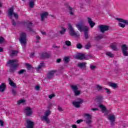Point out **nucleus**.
<instances>
[{"label":"nucleus","mask_w":128,"mask_h":128,"mask_svg":"<svg viewBox=\"0 0 128 128\" xmlns=\"http://www.w3.org/2000/svg\"><path fill=\"white\" fill-rule=\"evenodd\" d=\"M69 10H70V14L71 16H73L74 14V12H72V7L69 6L68 7Z\"/></svg>","instance_id":"nucleus-41"},{"label":"nucleus","mask_w":128,"mask_h":128,"mask_svg":"<svg viewBox=\"0 0 128 128\" xmlns=\"http://www.w3.org/2000/svg\"><path fill=\"white\" fill-rule=\"evenodd\" d=\"M76 58L77 60H84V58H86V57L84 54H78L76 56Z\"/></svg>","instance_id":"nucleus-19"},{"label":"nucleus","mask_w":128,"mask_h":128,"mask_svg":"<svg viewBox=\"0 0 128 128\" xmlns=\"http://www.w3.org/2000/svg\"><path fill=\"white\" fill-rule=\"evenodd\" d=\"M48 15V12H44L41 14V20H44V18Z\"/></svg>","instance_id":"nucleus-22"},{"label":"nucleus","mask_w":128,"mask_h":128,"mask_svg":"<svg viewBox=\"0 0 128 128\" xmlns=\"http://www.w3.org/2000/svg\"><path fill=\"white\" fill-rule=\"evenodd\" d=\"M24 112L26 114L27 116H30L32 114V108L27 106L24 108Z\"/></svg>","instance_id":"nucleus-12"},{"label":"nucleus","mask_w":128,"mask_h":128,"mask_svg":"<svg viewBox=\"0 0 128 128\" xmlns=\"http://www.w3.org/2000/svg\"><path fill=\"white\" fill-rule=\"evenodd\" d=\"M78 68H80L82 70H86V62H84L78 63Z\"/></svg>","instance_id":"nucleus-20"},{"label":"nucleus","mask_w":128,"mask_h":128,"mask_svg":"<svg viewBox=\"0 0 128 128\" xmlns=\"http://www.w3.org/2000/svg\"><path fill=\"white\" fill-rule=\"evenodd\" d=\"M71 88L72 89V90H73L74 92V96H80V91L78 90V86L76 85H72Z\"/></svg>","instance_id":"nucleus-9"},{"label":"nucleus","mask_w":128,"mask_h":128,"mask_svg":"<svg viewBox=\"0 0 128 128\" xmlns=\"http://www.w3.org/2000/svg\"><path fill=\"white\" fill-rule=\"evenodd\" d=\"M54 97V94H52L48 96L49 98H52Z\"/></svg>","instance_id":"nucleus-49"},{"label":"nucleus","mask_w":128,"mask_h":128,"mask_svg":"<svg viewBox=\"0 0 128 128\" xmlns=\"http://www.w3.org/2000/svg\"><path fill=\"white\" fill-rule=\"evenodd\" d=\"M84 34L85 38L86 40H88V31H84Z\"/></svg>","instance_id":"nucleus-37"},{"label":"nucleus","mask_w":128,"mask_h":128,"mask_svg":"<svg viewBox=\"0 0 128 128\" xmlns=\"http://www.w3.org/2000/svg\"><path fill=\"white\" fill-rule=\"evenodd\" d=\"M90 68L91 70H94V68H96V66H94V65H90Z\"/></svg>","instance_id":"nucleus-47"},{"label":"nucleus","mask_w":128,"mask_h":128,"mask_svg":"<svg viewBox=\"0 0 128 128\" xmlns=\"http://www.w3.org/2000/svg\"><path fill=\"white\" fill-rule=\"evenodd\" d=\"M27 124V128H34V124L33 122L31 121L30 120H28L26 121Z\"/></svg>","instance_id":"nucleus-16"},{"label":"nucleus","mask_w":128,"mask_h":128,"mask_svg":"<svg viewBox=\"0 0 128 128\" xmlns=\"http://www.w3.org/2000/svg\"><path fill=\"white\" fill-rule=\"evenodd\" d=\"M24 24H26V26H27L30 32H35L34 30V29H32V22L28 20H27L24 22Z\"/></svg>","instance_id":"nucleus-11"},{"label":"nucleus","mask_w":128,"mask_h":128,"mask_svg":"<svg viewBox=\"0 0 128 128\" xmlns=\"http://www.w3.org/2000/svg\"><path fill=\"white\" fill-rule=\"evenodd\" d=\"M72 128H78V126H76V124H72Z\"/></svg>","instance_id":"nucleus-55"},{"label":"nucleus","mask_w":128,"mask_h":128,"mask_svg":"<svg viewBox=\"0 0 128 128\" xmlns=\"http://www.w3.org/2000/svg\"><path fill=\"white\" fill-rule=\"evenodd\" d=\"M41 33L43 35H44V34H46V33L45 32H42V31H41Z\"/></svg>","instance_id":"nucleus-62"},{"label":"nucleus","mask_w":128,"mask_h":128,"mask_svg":"<svg viewBox=\"0 0 128 128\" xmlns=\"http://www.w3.org/2000/svg\"><path fill=\"white\" fill-rule=\"evenodd\" d=\"M69 60H70V58L64 57V62H66V64H68V62H69Z\"/></svg>","instance_id":"nucleus-44"},{"label":"nucleus","mask_w":128,"mask_h":128,"mask_svg":"<svg viewBox=\"0 0 128 128\" xmlns=\"http://www.w3.org/2000/svg\"><path fill=\"white\" fill-rule=\"evenodd\" d=\"M115 118L114 115L110 114L108 116V120H109L110 122H114Z\"/></svg>","instance_id":"nucleus-29"},{"label":"nucleus","mask_w":128,"mask_h":128,"mask_svg":"<svg viewBox=\"0 0 128 128\" xmlns=\"http://www.w3.org/2000/svg\"><path fill=\"white\" fill-rule=\"evenodd\" d=\"M19 42H20V43L23 48L26 47V44L28 42V39H26V32H22L20 34Z\"/></svg>","instance_id":"nucleus-3"},{"label":"nucleus","mask_w":128,"mask_h":128,"mask_svg":"<svg viewBox=\"0 0 128 128\" xmlns=\"http://www.w3.org/2000/svg\"><path fill=\"white\" fill-rule=\"evenodd\" d=\"M110 125L112 126H114V122H110Z\"/></svg>","instance_id":"nucleus-59"},{"label":"nucleus","mask_w":128,"mask_h":128,"mask_svg":"<svg viewBox=\"0 0 128 128\" xmlns=\"http://www.w3.org/2000/svg\"><path fill=\"white\" fill-rule=\"evenodd\" d=\"M12 94H14V96H16V90L12 89Z\"/></svg>","instance_id":"nucleus-48"},{"label":"nucleus","mask_w":128,"mask_h":128,"mask_svg":"<svg viewBox=\"0 0 128 128\" xmlns=\"http://www.w3.org/2000/svg\"><path fill=\"white\" fill-rule=\"evenodd\" d=\"M116 46L117 45L116 44V43H112L110 44V46L113 50H118V48H116Z\"/></svg>","instance_id":"nucleus-26"},{"label":"nucleus","mask_w":128,"mask_h":128,"mask_svg":"<svg viewBox=\"0 0 128 128\" xmlns=\"http://www.w3.org/2000/svg\"><path fill=\"white\" fill-rule=\"evenodd\" d=\"M116 20L119 22L118 24V26L120 28H126V26H128V20L120 18H116Z\"/></svg>","instance_id":"nucleus-6"},{"label":"nucleus","mask_w":128,"mask_h":128,"mask_svg":"<svg viewBox=\"0 0 128 128\" xmlns=\"http://www.w3.org/2000/svg\"><path fill=\"white\" fill-rule=\"evenodd\" d=\"M36 40H40V37L38 35L36 36Z\"/></svg>","instance_id":"nucleus-57"},{"label":"nucleus","mask_w":128,"mask_h":128,"mask_svg":"<svg viewBox=\"0 0 128 128\" xmlns=\"http://www.w3.org/2000/svg\"><path fill=\"white\" fill-rule=\"evenodd\" d=\"M58 110L60 111V112H63V110H62V107H60V106H58Z\"/></svg>","instance_id":"nucleus-50"},{"label":"nucleus","mask_w":128,"mask_h":128,"mask_svg":"<svg viewBox=\"0 0 128 128\" xmlns=\"http://www.w3.org/2000/svg\"><path fill=\"white\" fill-rule=\"evenodd\" d=\"M6 90V84L4 83H2L0 85V92H4Z\"/></svg>","instance_id":"nucleus-25"},{"label":"nucleus","mask_w":128,"mask_h":128,"mask_svg":"<svg viewBox=\"0 0 128 128\" xmlns=\"http://www.w3.org/2000/svg\"><path fill=\"white\" fill-rule=\"evenodd\" d=\"M109 86L112 88H118V84L112 82H110L108 83Z\"/></svg>","instance_id":"nucleus-23"},{"label":"nucleus","mask_w":128,"mask_h":128,"mask_svg":"<svg viewBox=\"0 0 128 128\" xmlns=\"http://www.w3.org/2000/svg\"><path fill=\"white\" fill-rule=\"evenodd\" d=\"M42 66H44V62H41L40 64L38 65V66L36 68V70H40V68H42Z\"/></svg>","instance_id":"nucleus-34"},{"label":"nucleus","mask_w":128,"mask_h":128,"mask_svg":"<svg viewBox=\"0 0 128 128\" xmlns=\"http://www.w3.org/2000/svg\"><path fill=\"white\" fill-rule=\"evenodd\" d=\"M84 116L86 118V122L88 124H90L92 122V115L89 114H84Z\"/></svg>","instance_id":"nucleus-13"},{"label":"nucleus","mask_w":128,"mask_h":128,"mask_svg":"<svg viewBox=\"0 0 128 128\" xmlns=\"http://www.w3.org/2000/svg\"><path fill=\"white\" fill-rule=\"evenodd\" d=\"M35 90H40V86H35Z\"/></svg>","instance_id":"nucleus-53"},{"label":"nucleus","mask_w":128,"mask_h":128,"mask_svg":"<svg viewBox=\"0 0 128 128\" xmlns=\"http://www.w3.org/2000/svg\"><path fill=\"white\" fill-rule=\"evenodd\" d=\"M98 106L102 112H104L106 111V108L103 104H99Z\"/></svg>","instance_id":"nucleus-24"},{"label":"nucleus","mask_w":128,"mask_h":128,"mask_svg":"<svg viewBox=\"0 0 128 128\" xmlns=\"http://www.w3.org/2000/svg\"><path fill=\"white\" fill-rule=\"evenodd\" d=\"M8 82H9V84H10L11 86H12L13 88H16V84H14V82L12 81L10 78H8Z\"/></svg>","instance_id":"nucleus-28"},{"label":"nucleus","mask_w":128,"mask_h":128,"mask_svg":"<svg viewBox=\"0 0 128 128\" xmlns=\"http://www.w3.org/2000/svg\"><path fill=\"white\" fill-rule=\"evenodd\" d=\"M12 15L14 16L16 20H18V14L14 12V8H11L8 10V16H9L10 18L12 20V24L15 26L16 25V22H14V20L12 19Z\"/></svg>","instance_id":"nucleus-2"},{"label":"nucleus","mask_w":128,"mask_h":128,"mask_svg":"<svg viewBox=\"0 0 128 128\" xmlns=\"http://www.w3.org/2000/svg\"><path fill=\"white\" fill-rule=\"evenodd\" d=\"M52 47L54 48H60V46H56L55 44L53 45Z\"/></svg>","instance_id":"nucleus-54"},{"label":"nucleus","mask_w":128,"mask_h":128,"mask_svg":"<svg viewBox=\"0 0 128 128\" xmlns=\"http://www.w3.org/2000/svg\"><path fill=\"white\" fill-rule=\"evenodd\" d=\"M54 72H56V70H52L48 72L47 78L48 80H50V78H54Z\"/></svg>","instance_id":"nucleus-17"},{"label":"nucleus","mask_w":128,"mask_h":128,"mask_svg":"<svg viewBox=\"0 0 128 128\" xmlns=\"http://www.w3.org/2000/svg\"><path fill=\"white\" fill-rule=\"evenodd\" d=\"M2 3H0V8H2Z\"/></svg>","instance_id":"nucleus-64"},{"label":"nucleus","mask_w":128,"mask_h":128,"mask_svg":"<svg viewBox=\"0 0 128 128\" xmlns=\"http://www.w3.org/2000/svg\"><path fill=\"white\" fill-rule=\"evenodd\" d=\"M18 60L16 59L9 60L8 61L6 66L10 67V71L11 72H14L16 70V68H18Z\"/></svg>","instance_id":"nucleus-1"},{"label":"nucleus","mask_w":128,"mask_h":128,"mask_svg":"<svg viewBox=\"0 0 128 128\" xmlns=\"http://www.w3.org/2000/svg\"><path fill=\"white\" fill-rule=\"evenodd\" d=\"M104 90L106 91V92H107L108 94H112V92H110V89L108 88H104Z\"/></svg>","instance_id":"nucleus-39"},{"label":"nucleus","mask_w":128,"mask_h":128,"mask_svg":"<svg viewBox=\"0 0 128 128\" xmlns=\"http://www.w3.org/2000/svg\"><path fill=\"white\" fill-rule=\"evenodd\" d=\"M24 72H26V70L22 69L18 72V74H22Z\"/></svg>","instance_id":"nucleus-38"},{"label":"nucleus","mask_w":128,"mask_h":128,"mask_svg":"<svg viewBox=\"0 0 128 128\" xmlns=\"http://www.w3.org/2000/svg\"><path fill=\"white\" fill-rule=\"evenodd\" d=\"M36 2V0H30L29 1V6L30 8H32L34 6V2Z\"/></svg>","instance_id":"nucleus-27"},{"label":"nucleus","mask_w":128,"mask_h":128,"mask_svg":"<svg viewBox=\"0 0 128 128\" xmlns=\"http://www.w3.org/2000/svg\"><path fill=\"white\" fill-rule=\"evenodd\" d=\"M4 52V48H2L0 47V52Z\"/></svg>","instance_id":"nucleus-60"},{"label":"nucleus","mask_w":128,"mask_h":128,"mask_svg":"<svg viewBox=\"0 0 128 128\" xmlns=\"http://www.w3.org/2000/svg\"><path fill=\"white\" fill-rule=\"evenodd\" d=\"M34 52L31 53L30 57L31 58H34Z\"/></svg>","instance_id":"nucleus-58"},{"label":"nucleus","mask_w":128,"mask_h":128,"mask_svg":"<svg viewBox=\"0 0 128 128\" xmlns=\"http://www.w3.org/2000/svg\"><path fill=\"white\" fill-rule=\"evenodd\" d=\"M6 114H12V111H7Z\"/></svg>","instance_id":"nucleus-56"},{"label":"nucleus","mask_w":128,"mask_h":128,"mask_svg":"<svg viewBox=\"0 0 128 128\" xmlns=\"http://www.w3.org/2000/svg\"><path fill=\"white\" fill-rule=\"evenodd\" d=\"M18 54V50H14L12 51V52L10 54V56H16Z\"/></svg>","instance_id":"nucleus-32"},{"label":"nucleus","mask_w":128,"mask_h":128,"mask_svg":"<svg viewBox=\"0 0 128 128\" xmlns=\"http://www.w3.org/2000/svg\"><path fill=\"white\" fill-rule=\"evenodd\" d=\"M68 28L69 30V34L70 36H75V38H78V36H80V34H78V32L74 31V28H72V24H68Z\"/></svg>","instance_id":"nucleus-4"},{"label":"nucleus","mask_w":128,"mask_h":128,"mask_svg":"<svg viewBox=\"0 0 128 128\" xmlns=\"http://www.w3.org/2000/svg\"><path fill=\"white\" fill-rule=\"evenodd\" d=\"M104 88L97 84L96 85V90H98V92H100V90H104Z\"/></svg>","instance_id":"nucleus-30"},{"label":"nucleus","mask_w":128,"mask_h":128,"mask_svg":"<svg viewBox=\"0 0 128 128\" xmlns=\"http://www.w3.org/2000/svg\"><path fill=\"white\" fill-rule=\"evenodd\" d=\"M76 101H73L72 104L74 107L76 108H80V104L84 102V100L82 98H78Z\"/></svg>","instance_id":"nucleus-8"},{"label":"nucleus","mask_w":128,"mask_h":128,"mask_svg":"<svg viewBox=\"0 0 128 128\" xmlns=\"http://www.w3.org/2000/svg\"><path fill=\"white\" fill-rule=\"evenodd\" d=\"M83 122L82 120H76V123L80 124V122Z\"/></svg>","instance_id":"nucleus-52"},{"label":"nucleus","mask_w":128,"mask_h":128,"mask_svg":"<svg viewBox=\"0 0 128 128\" xmlns=\"http://www.w3.org/2000/svg\"><path fill=\"white\" fill-rule=\"evenodd\" d=\"M51 112H52L50 110H46L44 113V116H41L42 120V122H46V124H50V121L48 118V116H50V114Z\"/></svg>","instance_id":"nucleus-5"},{"label":"nucleus","mask_w":128,"mask_h":128,"mask_svg":"<svg viewBox=\"0 0 128 128\" xmlns=\"http://www.w3.org/2000/svg\"><path fill=\"white\" fill-rule=\"evenodd\" d=\"M99 28L100 32L102 33L108 30V28H110V26L106 25H100Z\"/></svg>","instance_id":"nucleus-14"},{"label":"nucleus","mask_w":128,"mask_h":128,"mask_svg":"<svg viewBox=\"0 0 128 128\" xmlns=\"http://www.w3.org/2000/svg\"><path fill=\"white\" fill-rule=\"evenodd\" d=\"M102 100H104V98L102 96L98 95L96 96V102L98 104H100L102 102Z\"/></svg>","instance_id":"nucleus-15"},{"label":"nucleus","mask_w":128,"mask_h":128,"mask_svg":"<svg viewBox=\"0 0 128 128\" xmlns=\"http://www.w3.org/2000/svg\"><path fill=\"white\" fill-rule=\"evenodd\" d=\"M92 48V44L90 42H88L86 46H85V48L86 50H90Z\"/></svg>","instance_id":"nucleus-33"},{"label":"nucleus","mask_w":128,"mask_h":128,"mask_svg":"<svg viewBox=\"0 0 128 128\" xmlns=\"http://www.w3.org/2000/svg\"><path fill=\"white\" fill-rule=\"evenodd\" d=\"M0 126H4V121H2V120H0Z\"/></svg>","instance_id":"nucleus-51"},{"label":"nucleus","mask_w":128,"mask_h":128,"mask_svg":"<svg viewBox=\"0 0 128 128\" xmlns=\"http://www.w3.org/2000/svg\"><path fill=\"white\" fill-rule=\"evenodd\" d=\"M65 44L67 46H72V42L70 41L66 40L65 42Z\"/></svg>","instance_id":"nucleus-36"},{"label":"nucleus","mask_w":128,"mask_h":128,"mask_svg":"<svg viewBox=\"0 0 128 128\" xmlns=\"http://www.w3.org/2000/svg\"><path fill=\"white\" fill-rule=\"evenodd\" d=\"M62 61V60L60 58H59V59H57L56 60V62H60Z\"/></svg>","instance_id":"nucleus-61"},{"label":"nucleus","mask_w":128,"mask_h":128,"mask_svg":"<svg viewBox=\"0 0 128 128\" xmlns=\"http://www.w3.org/2000/svg\"><path fill=\"white\" fill-rule=\"evenodd\" d=\"M91 110H94V111L96 110V108H92Z\"/></svg>","instance_id":"nucleus-63"},{"label":"nucleus","mask_w":128,"mask_h":128,"mask_svg":"<svg viewBox=\"0 0 128 128\" xmlns=\"http://www.w3.org/2000/svg\"><path fill=\"white\" fill-rule=\"evenodd\" d=\"M76 26L80 32H88L89 30L87 26H84L82 23H78Z\"/></svg>","instance_id":"nucleus-7"},{"label":"nucleus","mask_w":128,"mask_h":128,"mask_svg":"<svg viewBox=\"0 0 128 128\" xmlns=\"http://www.w3.org/2000/svg\"><path fill=\"white\" fill-rule=\"evenodd\" d=\"M25 102L26 101L24 100L21 99L18 102V104H24V102Z\"/></svg>","instance_id":"nucleus-40"},{"label":"nucleus","mask_w":128,"mask_h":128,"mask_svg":"<svg viewBox=\"0 0 128 128\" xmlns=\"http://www.w3.org/2000/svg\"><path fill=\"white\" fill-rule=\"evenodd\" d=\"M4 40V39L3 38V37H0V44H2Z\"/></svg>","instance_id":"nucleus-46"},{"label":"nucleus","mask_w":128,"mask_h":128,"mask_svg":"<svg viewBox=\"0 0 128 128\" xmlns=\"http://www.w3.org/2000/svg\"><path fill=\"white\" fill-rule=\"evenodd\" d=\"M88 19V22L89 24L90 28H94V26H96V23H94L92 20V18H90L88 17L87 18Z\"/></svg>","instance_id":"nucleus-18"},{"label":"nucleus","mask_w":128,"mask_h":128,"mask_svg":"<svg viewBox=\"0 0 128 128\" xmlns=\"http://www.w3.org/2000/svg\"><path fill=\"white\" fill-rule=\"evenodd\" d=\"M104 36V35L103 34H100V35L97 36L96 40H102V38Z\"/></svg>","instance_id":"nucleus-31"},{"label":"nucleus","mask_w":128,"mask_h":128,"mask_svg":"<svg viewBox=\"0 0 128 128\" xmlns=\"http://www.w3.org/2000/svg\"><path fill=\"white\" fill-rule=\"evenodd\" d=\"M106 55L107 56H109V58H114V54H112L111 52H106Z\"/></svg>","instance_id":"nucleus-35"},{"label":"nucleus","mask_w":128,"mask_h":128,"mask_svg":"<svg viewBox=\"0 0 128 128\" xmlns=\"http://www.w3.org/2000/svg\"><path fill=\"white\" fill-rule=\"evenodd\" d=\"M121 48L122 50V52L123 54V55L124 56H128V46H126V44L122 45L121 46Z\"/></svg>","instance_id":"nucleus-10"},{"label":"nucleus","mask_w":128,"mask_h":128,"mask_svg":"<svg viewBox=\"0 0 128 128\" xmlns=\"http://www.w3.org/2000/svg\"><path fill=\"white\" fill-rule=\"evenodd\" d=\"M50 54L47 52H44L41 54V58H50Z\"/></svg>","instance_id":"nucleus-21"},{"label":"nucleus","mask_w":128,"mask_h":128,"mask_svg":"<svg viewBox=\"0 0 128 128\" xmlns=\"http://www.w3.org/2000/svg\"><path fill=\"white\" fill-rule=\"evenodd\" d=\"M26 68L28 70H30V68H32V66L30 64H26Z\"/></svg>","instance_id":"nucleus-42"},{"label":"nucleus","mask_w":128,"mask_h":128,"mask_svg":"<svg viewBox=\"0 0 128 128\" xmlns=\"http://www.w3.org/2000/svg\"><path fill=\"white\" fill-rule=\"evenodd\" d=\"M66 30V28L62 27V30L60 31V34H64Z\"/></svg>","instance_id":"nucleus-43"},{"label":"nucleus","mask_w":128,"mask_h":128,"mask_svg":"<svg viewBox=\"0 0 128 128\" xmlns=\"http://www.w3.org/2000/svg\"><path fill=\"white\" fill-rule=\"evenodd\" d=\"M76 48H77L80 49L82 48V44H76Z\"/></svg>","instance_id":"nucleus-45"}]
</instances>
